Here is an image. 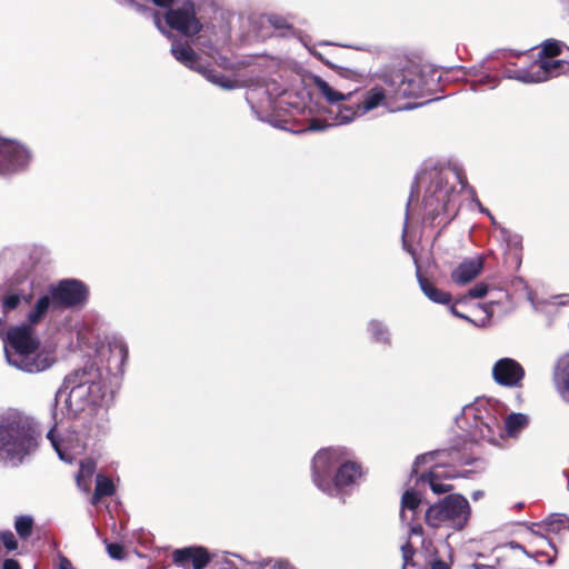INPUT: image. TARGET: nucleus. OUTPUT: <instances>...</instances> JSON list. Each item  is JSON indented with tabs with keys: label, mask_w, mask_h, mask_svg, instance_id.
I'll return each instance as SVG.
<instances>
[{
	"label": "nucleus",
	"mask_w": 569,
	"mask_h": 569,
	"mask_svg": "<svg viewBox=\"0 0 569 569\" xmlns=\"http://www.w3.org/2000/svg\"><path fill=\"white\" fill-rule=\"evenodd\" d=\"M41 433L31 419L11 413L0 420V462L20 463L38 447Z\"/></svg>",
	"instance_id": "1"
},
{
	"label": "nucleus",
	"mask_w": 569,
	"mask_h": 569,
	"mask_svg": "<svg viewBox=\"0 0 569 569\" xmlns=\"http://www.w3.org/2000/svg\"><path fill=\"white\" fill-rule=\"evenodd\" d=\"M6 341L13 350L8 359L17 368L33 373L43 371L51 366L52 361L48 356L36 355L40 341L34 337L30 323L10 328L7 331Z\"/></svg>",
	"instance_id": "2"
},
{
	"label": "nucleus",
	"mask_w": 569,
	"mask_h": 569,
	"mask_svg": "<svg viewBox=\"0 0 569 569\" xmlns=\"http://www.w3.org/2000/svg\"><path fill=\"white\" fill-rule=\"evenodd\" d=\"M469 513L468 500L459 495H450L427 510L426 521L432 528L448 527L460 530L467 523Z\"/></svg>",
	"instance_id": "3"
},
{
	"label": "nucleus",
	"mask_w": 569,
	"mask_h": 569,
	"mask_svg": "<svg viewBox=\"0 0 569 569\" xmlns=\"http://www.w3.org/2000/svg\"><path fill=\"white\" fill-rule=\"evenodd\" d=\"M561 43L556 40H549L543 43L540 57L531 64L529 70L519 71L517 79L527 82H541L552 77L561 74L568 70V64L563 60H555L560 54Z\"/></svg>",
	"instance_id": "4"
},
{
	"label": "nucleus",
	"mask_w": 569,
	"mask_h": 569,
	"mask_svg": "<svg viewBox=\"0 0 569 569\" xmlns=\"http://www.w3.org/2000/svg\"><path fill=\"white\" fill-rule=\"evenodd\" d=\"M163 19L171 30L186 37H194L203 29L197 17V6L193 0H184L180 7L170 8L164 12Z\"/></svg>",
	"instance_id": "5"
},
{
	"label": "nucleus",
	"mask_w": 569,
	"mask_h": 569,
	"mask_svg": "<svg viewBox=\"0 0 569 569\" xmlns=\"http://www.w3.org/2000/svg\"><path fill=\"white\" fill-rule=\"evenodd\" d=\"M345 457L342 450L335 448L321 449L316 453L312 459V480L320 490H330L332 477Z\"/></svg>",
	"instance_id": "6"
},
{
	"label": "nucleus",
	"mask_w": 569,
	"mask_h": 569,
	"mask_svg": "<svg viewBox=\"0 0 569 569\" xmlns=\"http://www.w3.org/2000/svg\"><path fill=\"white\" fill-rule=\"evenodd\" d=\"M52 308H73L82 306L88 300V288L76 279H63L49 288Z\"/></svg>",
	"instance_id": "7"
},
{
	"label": "nucleus",
	"mask_w": 569,
	"mask_h": 569,
	"mask_svg": "<svg viewBox=\"0 0 569 569\" xmlns=\"http://www.w3.org/2000/svg\"><path fill=\"white\" fill-rule=\"evenodd\" d=\"M28 151L17 142L0 140V174L23 168L29 162Z\"/></svg>",
	"instance_id": "8"
},
{
	"label": "nucleus",
	"mask_w": 569,
	"mask_h": 569,
	"mask_svg": "<svg viewBox=\"0 0 569 569\" xmlns=\"http://www.w3.org/2000/svg\"><path fill=\"white\" fill-rule=\"evenodd\" d=\"M101 376L99 368L90 362L87 363L82 369H78L66 376L63 380L64 390L70 391V396L82 397V388L88 387L94 379H99Z\"/></svg>",
	"instance_id": "9"
},
{
	"label": "nucleus",
	"mask_w": 569,
	"mask_h": 569,
	"mask_svg": "<svg viewBox=\"0 0 569 569\" xmlns=\"http://www.w3.org/2000/svg\"><path fill=\"white\" fill-rule=\"evenodd\" d=\"M492 376L495 381L501 386L518 387L525 376V371L516 360L503 358L495 363Z\"/></svg>",
	"instance_id": "10"
},
{
	"label": "nucleus",
	"mask_w": 569,
	"mask_h": 569,
	"mask_svg": "<svg viewBox=\"0 0 569 569\" xmlns=\"http://www.w3.org/2000/svg\"><path fill=\"white\" fill-rule=\"evenodd\" d=\"M210 560V553L204 547H186L172 552L173 563L183 568L191 566L193 569H203Z\"/></svg>",
	"instance_id": "11"
},
{
	"label": "nucleus",
	"mask_w": 569,
	"mask_h": 569,
	"mask_svg": "<svg viewBox=\"0 0 569 569\" xmlns=\"http://www.w3.org/2000/svg\"><path fill=\"white\" fill-rule=\"evenodd\" d=\"M355 479L356 462L349 461L345 457L332 477V485L330 490L326 492L331 496L350 493L352 490Z\"/></svg>",
	"instance_id": "12"
},
{
	"label": "nucleus",
	"mask_w": 569,
	"mask_h": 569,
	"mask_svg": "<svg viewBox=\"0 0 569 569\" xmlns=\"http://www.w3.org/2000/svg\"><path fill=\"white\" fill-rule=\"evenodd\" d=\"M383 82L389 87V91L401 96L411 97L420 92V86L415 80L407 78L401 70H393L382 77Z\"/></svg>",
	"instance_id": "13"
},
{
	"label": "nucleus",
	"mask_w": 569,
	"mask_h": 569,
	"mask_svg": "<svg viewBox=\"0 0 569 569\" xmlns=\"http://www.w3.org/2000/svg\"><path fill=\"white\" fill-rule=\"evenodd\" d=\"M483 269V258L478 256L460 262L452 271L451 279L459 286H465L476 279Z\"/></svg>",
	"instance_id": "14"
},
{
	"label": "nucleus",
	"mask_w": 569,
	"mask_h": 569,
	"mask_svg": "<svg viewBox=\"0 0 569 569\" xmlns=\"http://www.w3.org/2000/svg\"><path fill=\"white\" fill-rule=\"evenodd\" d=\"M171 53L180 63L186 66L187 68L199 71L202 68V62L200 56L188 44L176 41L172 43Z\"/></svg>",
	"instance_id": "15"
},
{
	"label": "nucleus",
	"mask_w": 569,
	"mask_h": 569,
	"mask_svg": "<svg viewBox=\"0 0 569 569\" xmlns=\"http://www.w3.org/2000/svg\"><path fill=\"white\" fill-rule=\"evenodd\" d=\"M555 383L561 397L569 401V355L558 360L555 370Z\"/></svg>",
	"instance_id": "16"
},
{
	"label": "nucleus",
	"mask_w": 569,
	"mask_h": 569,
	"mask_svg": "<svg viewBox=\"0 0 569 569\" xmlns=\"http://www.w3.org/2000/svg\"><path fill=\"white\" fill-rule=\"evenodd\" d=\"M202 74L208 81L213 84H217L223 89H234L237 87V81L227 77L226 74L217 71L211 67L210 63H203L202 68L198 71Z\"/></svg>",
	"instance_id": "17"
},
{
	"label": "nucleus",
	"mask_w": 569,
	"mask_h": 569,
	"mask_svg": "<svg viewBox=\"0 0 569 569\" xmlns=\"http://www.w3.org/2000/svg\"><path fill=\"white\" fill-rule=\"evenodd\" d=\"M315 86L321 93V96L326 99V101L331 104L336 106L340 103L341 101L347 100L352 93L349 92L347 94L333 89L326 80H323L320 77H315Z\"/></svg>",
	"instance_id": "18"
},
{
	"label": "nucleus",
	"mask_w": 569,
	"mask_h": 569,
	"mask_svg": "<svg viewBox=\"0 0 569 569\" xmlns=\"http://www.w3.org/2000/svg\"><path fill=\"white\" fill-rule=\"evenodd\" d=\"M441 477H445V478H452L455 477V472L453 471H445V472H441L439 470V467H435L432 468V470L429 472L428 476H421V480L422 481H428L429 485H430V488L431 490L435 492V493H445V492H448L451 490V486L448 485V483H442L439 481V479Z\"/></svg>",
	"instance_id": "19"
},
{
	"label": "nucleus",
	"mask_w": 569,
	"mask_h": 569,
	"mask_svg": "<svg viewBox=\"0 0 569 569\" xmlns=\"http://www.w3.org/2000/svg\"><path fill=\"white\" fill-rule=\"evenodd\" d=\"M52 306V299L50 296H42L40 297L33 309L28 313L27 320L30 326H36L42 321L44 316L47 315L49 308Z\"/></svg>",
	"instance_id": "20"
},
{
	"label": "nucleus",
	"mask_w": 569,
	"mask_h": 569,
	"mask_svg": "<svg viewBox=\"0 0 569 569\" xmlns=\"http://www.w3.org/2000/svg\"><path fill=\"white\" fill-rule=\"evenodd\" d=\"M419 283L422 292L433 302L447 305L451 300V296L448 292H445L438 288H436L428 280L419 278Z\"/></svg>",
	"instance_id": "21"
},
{
	"label": "nucleus",
	"mask_w": 569,
	"mask_h": 569,
	"mask_svg": "<svg viewBox=\"0 0 569 569\" xmlns=\"http://www.w3.org/2000/svg\"><path fill=\"white\" fill-rule=\"evenodd\" d=\"M529 419L523 413H511L505 419V431L508 437H517L527 427Z\"/></svg>",
	"instance_id": "22"
},
{
	"label": "nucleus",
	"mask_w": 569,
	"mask_h": 569,
	"mask_svg": "<svg viewBox=\"0 0 569 569\" xmlns=\"http://www.w3.org/2000/svg\"><path fill=\"white\" fill-rule=\"evenodd\" d=\"M107 386L99 379H94L87 387V402L94 406H101L106 396Z\"/></svg>",
	"instance_id": "23"
},
{
	"label": "nucleus",
	"mask_w": 569,
	"mask_h": 569,
	"mask_svg": "<svg viewBox=\"0 0 569 569\" xmlns=\"http://www.w3.org/2000/svg\"><path fill=\"white\" fill-rule=\"evenodd\" d=\"M420 496L413 491V490H407L401 499V519L402 521L407 520V512H412V517L410 519H413V515L417 510V508L420 505Z\"/></svg>",
	"instance_id": "24"
},
{
	"label": "nucleus",
	"mask_w": 569,
	"mask_h": 569,
	"mask_svg": "<svg viewBox=\"0 0 569 569\" xmlns=\"http://www.w3.org/2000/svg\"><path fill=\"white\" fill-rule=\"evenodd\" d=\"M114 493L113 481L102 475L97 476L96 488L93 492V500L98 501L103 497H109Z\"/></svg>",
	"instance_id": "25"
},
{
	"label": "nucleus",
	"mask_w": 569,
	"mask_h": 569,
	"mask_svg": "<svg viewBox=\"0 0 569 569\" xmlns=\"http://www.w3.org/2000/svg\"><path fill=\"white\" fill-rule=\"evenodd\" d=\"M33 298V295L30 292L28 295H20V293H11L2 299V311L4 313H8L12 310H14L20 302L23 300L26 303H30Z\"/></svg>",
	"instance_id": "26"
},
{
	"label": "nucleus",
	"mask_w": 569,
	"mask_h": 569,
	"mask_svg": "<svg viewBox=\"0 0 569 569\" xmlns=\"http://www.w3.org/2000/svg\"><path fill=\"white\" fill-rule=\"evenodd\" d=\"M385 91L381 88L375 87L372 88L366 96L361 109L363 112H368L375 108H377L385 99Z\"/></svg>",
	"instance_id": "27"
},
{
	"label": "nucleus",
	"mask_w": 569,
	"mask_h": 569,
	"mask_svg": "<svg viewBox=\"0 0 569 569\" xmlns=\"http://www.w3.org/2000/svg\"><path fill=\"white\" fill-rule=\"evenodd\" d=\"M14 529L18 536L26 540L32 535L33 519L30 516H19L14 521Z\"/></svg>",
	"instance_id": "28"
},
{
	"label": "nucleus",
	"mask_w": 569,
	"mask_h": 569,
	"mask_svg": "<svg viewBox=\"0 0 569 569\" xmlns=\"http://www.w3.org/2000/svg\"><path fill=\"white\" fill-rule=\"evenodd\" d=\"M109 350L111 357L118 360L117 368L121 369L129 357V350L127 345L122 341H114L110 343Z\"/></svg>",
	"instance_id": "29"
},
{
	"label": "nucleus",
	"mask_w": 569,
	"mask_h": 569,
	"mask_svg": "<svg viewBox=\"0 0 569 569\" xmlns=\"http://www.w3.org/2000/svg\"><path fill=\"white\" fill-rule=\"evenodd\" d=\"M337 106V112L335 117L336 124H345L352 121L356 117V110L351 107L342 108L340 103Z\"/></svg>",
	"instance_id": "30"
},
{
	"label": "nucleus",
	"mask_w": 569,
	"mask_h": 569,
	"mask_svg": "<svg viewBox=\"0 0 569 569\" xmlns=\"http://www.w3.org/2000/svg\"><path fill=\"white\" fill-rule=\"evenodd\" d=\"M0 542L9 552L18 549V541L10 530L0 531Z\"/></svg>",
	"instance_id": "31"
},
{
	"label": "nucleus",
	"mask_w": 569,
	"mask_h": 569,
	"mask_svg": "<svg viewBox=\"0 0 569 569\" xmlns=\"http://www.w3.org/2000/svg\"><path fill=\"white\" fill-rule=\"evenodd\" d=\"M488 292V286L483 282L477 283L471 288L468 293L460 298V301H465L467 298H482Z\"/></svg>",
	"instance_id": "32"
},
{
	"label": "nucleus",
	"mask_w": 569,
	"mask_h": 569,
	"mask_svg": "<svg viewBox=\"0 0 569 569\" xmlns=\"http://www.w3.org/2000/svg\"><path fill=\"white\" fill-rule=\"evenodd\" d=\"M108 553L111 558L121 560L124 557V548L118 542H112L107 546Z\"/></svg>",
	"instance_id": "33"
},
{
	"label": "nucleus",
	"mask_w": 569,
	"mask_h": 569,
	"mask_svg": "<svg viewBox=\"0 0 569 569\" xmlns=\"http://www.w3.org/2000/svg\"><path fill=\"white\" fill-rule=\"evenodd\" d=\"M370 331L378 340L387 341L388 332L386 328L382 326V323L376 321L371 322Z\"/></svg>",
	"instance_id": "34"
},
{
	"label": "nucleus",
	"mask_w": 569,
	"mask_h": 569,
	"mask_svg": "<svg viewBox=\"0 0 569 569\" xmlns=\"http://www.w3.org/2000/svg\"><path fill=\"white\" fill-rule=\"evenodd\" d=\"M442 455H446V452L445 451L429 452V453L418 457L415 461V472H418L417 468L419 465L432 461L433 459H436L437 457H440Z\"/></svg>",
	"instance_id": "35"
},
{
	"label": "nucleus",
	"mask_w": 569,
	"mask_h": 569,
	"mask_svg": "<svg viewBox=\"0 0 569 569\" xmlns=\"http://www.w3.org/2000/svg\"><path fill=\"white\" fill-rule=\"evenodd\" d=\"M268 21L271 26H273L276 29H288L290 26L288 24L287 20L280 16H270L268 18Z\"/></svg>",
	"instance_id": "36"
},
{
	"label": "nucleus",
	"mask_w": 569,
	"mask_h": 569,
	"mask_svg": "<svg viewBox=\"0 0 569 569\" xmlns=\"http://www.w3.org/2000/svg\"><path fill=\"white\" fill-rule=\"evenodd\" d=\"M154 6L159 8H163L167 10H170V8H173L174 0H151Z\"/></svg>",
	"instance_id": "37"
},
{
	"label": "nucleus",
	"mask_w": 569,
	"mask_h": 569,
	"mask_svg": "<svg viewBox=\"0 0 569 569\" xmlns=\"http://www.w3.org/2000/svg\"><path fill=\"white\" fill-rule=\"evenodd\" d=\"M481 309L486 313V319H482L480 325L485 326L489 321V319H490V317L492 315V303L483 305L481 307Z\"/></svg>",
	"instance_id": "38"
},
{
	"label": "nucleus",
	"mask_w": 569,
	"mask_h": 569,
	"mask_svg": "<svg viewBox=\"0 0 569 569\" xmlns=\"http://www.w3.org/2000/svg\"><path fill=\"white\" fill-rule=\"evenodd\" d=\"M2 569H21L20 563L16 559H6Z\"/></svg>",
	"instance_id": "39"
},
{
	"label": "nucleus",
	"mask_w": 569,
	"mask_h": 569,
	"mask_svg": "<svg viewBox=\"0 0 569 569\" xmlns=\"http://www.w3.org/2000/svg\"><path fill=\"white\" fill-rule=\"evenodd\" d=\"M402 555H403V568L406 569L409 562V558L412 556L411 547L407 543L402 547Z\"/></svg>",
	"instance_id": "40"
},
{
	"label": "nucleus",
	"mask_w": 569,
	"mask_h": 569,
	"mask_svg": "<svg viewBox=\"0 0 569 569\" xmlns=\"http://www.w3.org/2000/svg\"><path fill=\"white\" fill-rule=\"evenodd\" d=\"M153 21H154V24L157 26V28L162 32V33H166L163 27H162V22H161V17H160V12L159 11H153Z\"/></svg>",
	"instance_id": "41"
},
{
	"label": "nucleus",
	"mask_w": 569,
	"mask_h": 569,
	"mask_svg": "<svg viewBox=\"0 0 569 569\" xmlns=\"http://www.w3.org/2000/svg\"><path fill=\"white\" fill-rule=\"evenodd\" d=\"M59 569H72L71 561L66 557H61L59 562Z\"/></svg>",
	"instance_id": "42"
},
{
	"label": "nucleus",
	"mask_w": 569,
	"mask_h": 569,
	"mask_svg": "<svg viewBox=\"0 0 569 569\" xmlns=\"http://www.w3.org/2000/svg\"><path fill=\"white\" fill-rule=\"evenodd\" d=\"M129 3L134 7L137 10H139L140 12H147L149 11V8L144 4H140L138 3L136 0H129Z\"/></svg>",
	"instance_id": "43"
},
{
	"label": "nucleus",
	"mask_w": 569,
	"mask_h": 569,
	"mask_svg": "<svg viewBox=\"0 0 569 569\" xmlns=\"http://www.w3.org/2000/svg\"><path fill=\"white\" fill-rule=\"evenodd\" d=\"M430 569H449V567L446 562L436 560L431 562Z\"/></svg>",
	"instance_id": "44"
},
{
	"label": "nucleus",
	"mask_w": 569,
	"mask_h": 569,
	"mask_svg": "<svg viewBox=\"0 0 569 569\" xmlns=\"http://www.w3.org/2000/svg\"><path fill=\"white\" fill-rule=\"evenodd\" d=\"M450 312L458 318H462L470 321V319L467 316L460 313L453 306L450 308Z\"/></svg>",
	"instance_id": "45"
},
{
	"label": "nucleus",
	"mask_w": 569,
	"mask_h": 569,
	"mask_svg": "<svg viewBox=\"0 0 569 569\" xmlns=\"http://www.w3.org/2000/svg\"><path fill=\"white\" fill-rule=\"evenodd\" d=\"M422 532V528L420 526L411 527L410 535H417L420 536Z\"/></svg>",
	"instance_id": "46"
},
{
	"label": "nucleus",
	"mask_w": 569,
	"mask_h": 569,
	"mask_svg": "<svg viewBox=\"0 0 569 569\" xmlns=\"http://www.w3.org/2000/svg\"><path fill=\"white\" fill-rule=\"evenodd\" d=\"M322 127L319 124V121L318 120H312V122L310 123V129L311 130H319L321 129Z\"/></svg>",
	"instance_id": "47"
},
{
	"label": "nucleus",
	"mask_w": 569,
	"mask_h": 569,
	"mask_svg": "<svg viewBox=\"0 0 569 569\" xmlns=\"http://www.w3.org/2000/svg\"><path fill=\"white\" fill-rule=\"evenodd\" d=\"M279 569H293L288 562H279Z\"/></svg>",
	"instance_id": "48"
},
{
	"label": "nucleus",
	"mask_w": 569,
	"mask_h": 569,
	"mask_svg": "<svg viewBox=\"0 0 569 569\" xmlns=\"http://www.w3.org/2000/svg\"><path fill=\"white\" fill-rule=\"evenodd\" d=\"M437 199H438L439 201H445V197L442 196V192H441V191H439V192H438Z\"/></svg>",
	"instance_id": "49"
},
{
	"label": "nucleus",
	"mask_w": 569,
	"mask_h": 569,
	"mask_svg": "<svg viewBox=\"0 0 569 569\" xmlns=\"http://www.w3.org/2000/svg\"><path fill=\"white\" fill-rule=\"evenodd\" d=\"M52 433H53V429L49 430V432H48V438H49V439H51V440L53 441V439H52Z\"/></svg>",
	"instance_id": "50"
}]
</instances>
